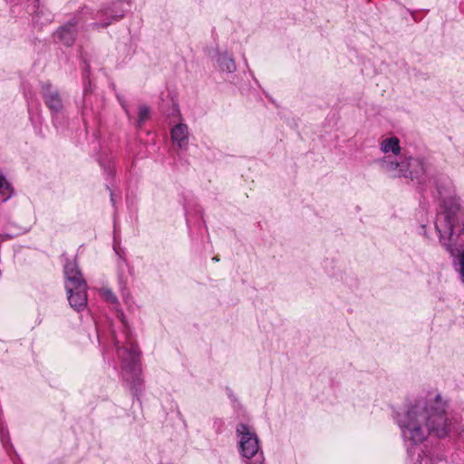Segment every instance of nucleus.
Listing matches in <instances>:
<instances>
[{
	"instance_id": "28",
	"label": "nucleus",
	"mask_w": 464,
	"mask_h": 464,
	"mask_svg": "<svg viewBox=\"0 0 464 464\" xmlns=\"http://www.w3.org/2000/svg\"><path fill=\"white\" fill-rule=\"evenodd\" d=\"M213 260H214V261H216V262H218V261H219V258H218V256H214V257H213Z\"/></svg>"
},
{
	"instance_id": "27",
	"label": "nucleus",
	"mask_w": 464,
	"mask_h": 464,
	"mask_svg": "<svg viewBox=\"0 0 464 464\" xmlns=\"http://www.w3.org/2000/svg\"><path fill=\"white\" fill-rule=\"evenodd\" d=\"M5 435V432L4 431L3 428H0V437L2 441L4 442V436Z\"/></svg>"
},
{
	"instance_id": "5",
	"label": "nucleus",
	"mask_w": 464,
	"mask_h": 464,
	"mask_svg": "<svg viewBox=\"0 0 464 464\" xmlns=\"http://www.w3.org/2000/svg\"><path fill=\"white\" fill-rule=\"evenodd\" d=\"M238 438V450L242 457L251 459L260 450L259 440L255 431L245 423H238L236 428Z\"/></svg>"
},
{
	"instance_id": "16",
	"label": "nucleus",
	"mask_w": 464,
	"mask_h": 464,
	"mask_svg": "<svg viewBox=\"0 0 464 464\" xmlns=\"http://www.w3.org/2000/svg\"><path fill=\"white\" fill-rule=\"evenodd\" d=\"M150 108L147 105H141L139 107L138 120L136 122L137 128L140 129L143 126L145 121L150 116Z\"/></svg>"
},
{
	"instance_id": "2",
	"label": "nucleus",
	"mask_w": 464,
	"mask_h": 464,
	"mask_svg": "<svg viewBox=\"0 0 464 464\" xmlns=\"http://www.w3.org/2000/svg\"><path fill=\"white\" fill-rule=\"evenodd\" d=\"M377 163L386 172L395 178H406L417 184L420 191L428 188L432 183L436 186L437 191L443 201L455 193L451 180L445 174L437 171L432 165L423 158L405 157L400 161L392 156H385L377 160Z\"/></svg>"
},
{
	"instance_id": "4",
	"label": "nucleus",
	"mask_w": 464,
	"mask_h": 464,
	"mask_svg": "<svg viewBox=\"0 0 464 464\" xmlns=\"http://www.w3.org/2000/svg\"><path fill=\"white\" fill-rule=\"evenodd\" d=\"M126 5L118 4L117 1H111L109 5H104L97 11L92 10L89 6H83L81 9L82 15H90V19L98 20L88 24L90 29L95 30L106 28L115 21H119L124 17L126 12Z\"/></svg>"
},
{
	"instance_id": "26",
	"label": "nucleus",
	"mask_w": 464,
	"mask_h": 464,
	"mask_svg": "<svg viewBox=\"0 0 464 464\" xmlns=\"http://www.w3.org/2000/svg\"><path fill=\"white\" fill-rule=\"evenodd\" d=\"M420 234H422L424 237H428L427 236V232H426V226L425 225H421L420 226Z\"/></svg>"
},
{
	"instance_id": "20",
	"label": "nucleus",
	"mask_w": 464,
	"mask_h": 464,
	"mask_svg": "<svg viewBox=\"0 0 464 464\" xmlns=\"http://www.w3.org/2000/svg\"><path fill=\"white\" fill-rule=\"evenodd\" d=\"M118 100H119V102H120V103H121V107H122V109H123L124 112H125V113H126V115L128 116V118H129L130 120V119H132V116H131V114H130V110H129V107H128L127 102H126L123 99H121V97H119V96H118Z\"/></svg>"
},
{
	"instance_id": "12",
	"label": "nucleus",
	"mask_w": 464,
	"mask_h": 464,
	"mask_svg": "<svg viewBox=\"0 0 464 464\" xmlns=\"http://www.w3.org/2000/svg\"><path fill=\"white\" fill-rule=\"evenodd\" d=\"M40 0H34V7L37 8L33 17V22L36 26L42 28L44 25L50 24L53 21V14L39 7Z\"/></svg>"
},
{
	"instance_id": "13",
	"label": "nucleus",
	"mask_w": 464,
	"mask_h": 464,
	"mask_svg": "<svg viewBox=\"0 0 464 464\" xmlns=\"http://www.w3.org/2000/svg\"><path fill=\"white\" fill-rule=\"evenodd\" d=\"M100 294H101V296L106 302L110 303L111 304H112L114 306V308L116 309V311L118 313L119 318L126 326V322L124 320V318H125L124 314L121 309H119L120 303H119V300H118L116 295L112 292V290L110 288H102Z\"/></svg>"
},
{
	"instance_id": "9",
	"label": "nucleus",
	"mask_w": 464,
	"mask_h": 464,
	"mask_svg": "<svg viewBox=\"0 0 464 464\" xmlns=\"http://www.w3.org/2000/svg\"><path fill=\"white\" fill-rule=\"evenodd\" d=\"M70 306L76 312H82L87 307V285L82 287L66 288Z\"/></svg>"
},
{
	"instance_id": "22",
	"label": "nucleus",
	"mask_w": 464,
	"mask_h": 464,
	"mask_svg": "<svg viewBox=\"0 0 464 464\" xmlns=\"http://www.w3.org/2000/svg\"><path fill=\"white\" fill-rule=\"evenodd\" d=\"M106 188L109 190L110 192V200H111V203L113 207H115V198H114V195H113V192L111 190V188H110L109 185H106Z\"/></svg>"
},
{
	"instance_id": "11",
	"label": "nucleus",
	"mask_w": 464,
	"mask_h": 464,
	"mask_svg": "<svg viewBox=\"0 0 464 464\" xmlns=\"http://www.w3.org/2000/svg\"><path fill=\"white\" fill-rule=\"evenodd\" d=\"M217 63L219 69L228 73H233L237 70L235 59L232 54L227 52H217Z\"/></svg>"
},
{
	"instance_id": "23",
	"label": "nucleus",
	"mask_w": 464,
	"mask_h": 464,
	"mask_svg": "<svg viewBox=\"0 0 464 464\" xmlns=\"http://www.w3.org/2000/svg\"><path fill=\"white\" fill-rule=\"evenodd\" d=\"M429 186H431V187H434V188H435V189H436V193H437V197H438V198H439V200H440V207H441V208L443 209L442 200H441V198L440 197V195H439V193H438V191H437V188H436V186H435V185H433L432 183L429 184V185H428V187H429ZM432 194H433V197H436L435 191H432ZM442 212H443V210H442L440 213H442Z\"/></svg>"
},
{
	"instance_id": "3",
	"label": "nucleus",
	"mask_w": 464,
	"mask_h": 464,
	"mask_svg": "<svg viewBox=\"0 0 464 464\" xmlns=\"http://www.w3.org/2000/svg\"><path fill=\"white\" fill-rule=\"evenodd\" d=\"M117 355L121 362V374L123 382L130 388L137 400L143 389V380L140 378V351L139 346L128 338L126 343L117 346Z\"/></svg>"
},
{
	"instance_id": "15",
	"label": "nucleus",
	"mask_w": 464,
	"mask_h": 464,
	"mask_svg": "<svg viewBox=\"0 0 464 464\" xmlns=\"http://www.w3.org/2000/svg\"><path fill=\"white\" fill-rule=\"evenodd\" d=\"M14 195V189L4 174L0 171V197L1 202H6Z\"/></svg>"
},
{
	"instance_id": "10",
	"label": "nucleus",
	"mask_w": 464,
	"mask_h": 464,
	"mask_svg": "<svg viewBox=\"0 0 464 464\" xmlns=\"http://www.w3.org/2000/svg\"><path fill=\"white\" fill-rule=\"evenodd\" d=\"M171 140L181 150H187L188 145V128L185 123L175 125L170 131Z\"/></svg>"
},
{
	"instance_id": "25",
	"label": "nucleus",
	"mask_w": 464,
	"mask_h": 464,
	"mask_svg": "<svg viewBox=\"0 0 464 464\" xmlns=\"http://www.w3.org/2000/svg\"><path fill=\"white\" fill-rule=\"evenodd\" d=\"M260 458H261V460L260 461H250L248 462L247 464H264V457H263V453L261 452L260 454Z\"/></svg>"
},
{
	"instance_id": "24",
	"label": "nucleus",
	"mask_w": 464,
	"mask_h": 464,
	"mask_svg": "<svg viewBox=\"0 0 464 464\" xmlns=\"http://www.w3.org/2000/svg\"><path fill=\"white\" fill-rule=\"evenodd\" d=\"M429 186H431V187H434V188H435V189H436V193H437V197H438V198H439V200H440V207H441V208L443 209L442 200H441V198L440 197V195H439V193H438V191H437V188H436V186H435V185H433L432 183L429 184V185H428V187H429ZM432 194H433V197H436L435 191H432ZM442 212H443V210H442L440 213H442Z\"/></svg>"
},
{
	"instance_id": "19",
	"label": "nucleus",
	"mask_w": 464,
	"mask_h": 464,
	"mask_svg": "<svg viewBox=\"0 0 464 464\" xmlns=\"http://www.w3.org/2000/svg\"><path fill=\"white\" fill-rule=\"evenodd\" d=\"M113 250L119 257V263H118L119 267H121L122 266V264H127V261L124 257L125 252H124L123 248L120 246L119 243L114 242Z\"/></svg>"
},
{
	"instance_id": "17",
	"label": "nucleus",
	"mask_w": 464,
	"mask_h": 464,
	"mask_svg": "<svg viewBox=\"0 0 464 464\" xmlns=\"http://www.w3.org/2000/svg\"><path fill=\"white\" fill-rule=\"evenodd\" d=\"M99 164L103 169V170L107 173L108 176L113 177L115 170H114V168H113V165H112L111 160L103 159L101 157L99 159Z\"/></svg>"
},
{
	"instance_id": "21",
	"label": "nucleus",
	"mask_w": 464,
	"mask_h": 464,
	"mask_svg": "<svg viewBox=\"0 0 464 464\" xmlns=\"http://www.w3.org/2000/svg\"><path fill=\"white\" fill-rule=\"evenodd\" d=\"M119 284H120L121 290L122 292V295H123V297H125L130 293H129V291H128V289L126 287V283L123 281L121 276H119Z\"/></svg>"
},
{
	"instance_id": "8",
	"label": "nucleus",
	"mask_w": 464,
	"mask_h": 464,
	"mask_svg": "<svg viewBox=\"0 0 464 464\" xmlns=\"http://www.w3.org/2000/svg\"><path fill=\"white\" fill-rule=\"evenodd\" d=\"M64 276H65V289L86 286V281L84 280L82 274L78 266V264L72 260H68L64 265Z\"/></svg>"
},
{
	"instance_id": "7",
	"label": "nucleus",
	"mask_w": 464,
	"mask_h": 464,
	"mask_svg": "<svg viewBox=\"0 0 464 464\" xmlns=\"http://www.w3.org/2000/svg\"><path fill=\"white\" fill-rule=\"evenodd\" d=\"M79 18L74 17L72 20L56 30L53 34L56 41L67 47L72 46L74 44L77 35L76 26L78 23L81 20L86 22L90 19V15H82L81 11L79 12Z\"/></svg>"
},
{
	"instance_id": "6",
	"label": "nucleus",
	"mask_w": 464,
	"mask_h": 464,
	"mask_svg": "<svg viewBox=\"0 0 464 464\" xmlns=\"http://www.w3.org/2000/svg\"><path fill=\"white\" fill-rule=\"evenodd\" d=\"M41 95L53 118L62 112L63 102L60 92L50 82H41Z\"/></svg>"
},
{
	"instance_id": "18",
	"label": "nucleus",
	"mask_w": 464,
	"mask_h": 464,
	"mask_svg": "<svg viewBox=\"0 0 464 464\" xmlns=\"http://www.w3.org/2000/svg\"><path fill=\"white\" fill-rule=\"evenodd\" d=\"M28 113H29L30 121L32 122L34 127L41 126V124H42V116H41L40 109L37 107L36 108V112L34 114L32 112V109L29 108L28 109Z\"/></svg>"
},
{
	"instance_id": "14",
	"label": "nucleus",
	"mask_w": 464,
	"mask_h": 464,
	"mask_svg": "<svg viewBox=\"0 0 464 464\" xmlns=\"http://www.w3.org/2000/svg\"><path fill=\"white\" fill-rule=\"evenodd\" d=\"M381 150L385 154L392 152L393 155H399L401 152L399 139L397 137L384 139L381 143Z\"/></svg>"
},
{
	"instance_id": "1",
	"label": "nucleus",
	"mask_w": 464,
	"mask_h": 464,
	"mask_svg": "<svg viewBox=\"0 0 464 464\" xmlns=\"http://www.w3.org/2000/svg\"><path fill=\"white\" fill-rule=\"evenodd\" d=\"M449 401L440 393L429 392L394 415L404 444L407 464H422L424 451L419 447L430 436L452 439L463 430L457 414L449 411Z\"/></svg>"
}]
</instances>
